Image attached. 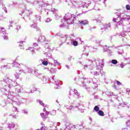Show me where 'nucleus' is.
Masks as SVG:
<instances>
[{
	"label": "nucleus",
	"instance_id": "c03bdc74",
	"mask_svg": "<svg viewBox=\"0 0 130 130\" xmlns=\"http://www.w3.org/2000/svg\"><path fill=\"white\" fill-rule=\"evenodd\" d=\"M36 18L37 19V21H40L41 19V17L39 16V15H36Z\"/></svg>",
	"mask_w": 130,
	"mask_h": 130
},
{
	"label": "nucleus",
	"instance_id": "58836bf2",
	"mask_svg": "<svg viewBox=\"0 0 130 130\" xmlns=\"http://www.w3.org/2000/svg\"><path fill=\"white\" fill-rule=\"evenodd\" d=\"M22 113H23V114H25L26 115H28V111H27V110H22Z\"/></svg>",
	"mask_w": 130,
	"mask_h": 130
},
{
	"label": "nucleus",
	"instance_id": "c756f323",
	"mask_svg": "<svg viewBox=\"0 0 130 130\" xmlns=\"http://www.w3.org/2000/svg\"><path fill=\"white\" fill-rule=\"evenodd\" d=\"M30 89H31V93H33V92H32V91H37V88L34 87V86L33 85H31L30 87Z\"/></svg>",
	"mask_w": 130,
	"mask_h": 130
},
{
	"label": "nucleus",
	"instance_id": "5701e85b",
	"mask_svg": "<svg viewBox=\"0 0 130 130\" xmlns=\"http://www.w3.org/2000/svg\"><path fill=\"white\" fill-rule=\"evenodd\" d=\"M90 6V4L82 3L81 6H79V7H82V8H88Z\"/></svg>",
	"mask_w": 130,
	"mask_h": 130
},
{
	"label": "nucleus",
	"instance_id": "473e14b6",
	"mask_svg": "<svg viewBox=\"0 0 130 130\" xmlns=\"http://www.w3.org/2000/svg\"><path fill=\"white\" fill-rule=\"evenodd\" d=\"M37 103H39L40 105H42V106H43V107H44V103H43V102H42V101H41L40 100H37Z\"/></svg>",
	"mask_w": 130,
	"mask_h": 130
},
{
	"label": "nucleus",
	"instance_id": "37998d69",
	"mask_svg": "<svg viewBox=\"0 0 130 130\" xmlns=\"http://www.w3.org/2000/svg\"><path fill=\"white\" fill-rule=\"evenodd\" d=\"M48 122H49L51 124L50 127H51V126L54 124V123H53V122H52L50 119H48Z\"/></svg>",
	"mask_w": 130,
	"mask_h": 130
},
{
	"label": "nucleus",
	"instance_id": "bf43d9fd",
	"mask_svg": "<svg viewBox=\"0 0 130 130\" xmlns=\"http://www.w3.org/2000/svg\"><path fill=\"white\" fill-rule=\"evenodd\" d=\"M126 9L127 10V11H129L130 10V6L129 5H127L126 6Z\"/></svg>",
	"mask_w": 130,
	"mask_h": 130
},
{
	"label": "nucleus",
	"instance_id": "f03ea898",
	"mask_svg": "<svg viewBox=\"0 0 130 130\" xmlns=\"http://www.w3.org/2000/svg\"><path fill=\"white\" fill-rule=\"evenodd\" d=\"M39 4V9L41 10V12H42L43 8H46L44 10V14L46 15H48V14H53L54 15L55 14V9H52L51 5L48 4V3H45L42 0H34V6L35 5Z\"/></svg>",
	"mask_w": 130,
	"mask_h": 130
},
{
	"label": "nucleus",
	"instance_id": "c9c22d12",
	"mask_svg": "<svg viewBox=\"0 0 130 130\" xmlns=\"http://www.w3.org/2000/svg\"><path fill=\"white\" fill-rule=\"evenodd\" d=\"M18 43H20L19 47H20L21 49H23L24 48V45H23V42H18Z\"/></svg>",
	"mask_w": 130,
	"mask_h": 130
},
{
	"label": "nucleus",
	"instance_id": "20e7f679",
	"mask_svg": "<svg viewBox=\"0 0 130 130\" xmlns=\"http://www.w3.org/2000/svg\"><path fill=\"white\" fill-rule=\"evenodd\" d=\"M75 16H73L71 13H67L63 17V19L61 20L62 24L60 25V27L62 28L66 26L64 23H67L68 25H72L74 24L75 21Z\"/></svg>",
	"mask_w": 130,
	"mask_h": 130
},
{
	"label": "nucleus",
	"instance_id": "79ce46f5",
	"mask_svg": "<svg viewBox=\"0 0 130 130\" xmlns=\"http://www.w3.org/2000/svg\"><path fill=\"white\" fill-rule=\"evenodd\" d=\"M21 73H20V72L18 73H16V74L14 75L15 78L16 79H19V75H20Z\"/></svg>",
	"mask_w": 130,
	"mask_h": 130
},
{
	"label": "nucleus",
	"instance_id": "e433bc0d",
	"mask_svg": "<svg viewBox=\"0 0 130 130\" xmlns=\"http://www.w3.org/2000/svg\"><path fill=\"white\" fill-rule=\"evenodd\" d=\"M119 36H121L122 37H124V36H126L125 31H123L120 34H119Z\"/></svg>",
	"mask_w": 130,
	"mask_h": 130
},
{
	"label": "nucleus",
	"instance_id": "423d86ee",
	"mask_svg": "<svg viewBox=\"0 0 130 130\" xmlns=\"http://www.w3.org/2000/svg\"><path fill=\"white\" fill-rule=\"evenodd\" d=\"M18 71L19 74H22V73H23V74H30L33 72V69L23 64L21 69H18Z\"/></svg>",
	"mask_w": 130,
	"mask_h": 130
},
{
	"label": "nucleus",
	"instance_id": "4468645a",
	"mask_svg": "<svg viewBox=\"0 0 130 130\" xmlns=\"http://www.w3.org/2000/svg\"><path fill=\"white\" fill-rule=\"evenodd\" d=\"M79 24H81L82 25H88L89 24V21H88L87 20H79Z\"/></svg>",
	"mask_w": 130,
	"mask_h": 130
},
{
	"label": "nucleus",
	"instance_id": "9d476101",
	"mask_svg": "<svg viewBox=\"0 0 130 130\" xmlns=\"http://www.w3.org/2000/svg\"><path fill=\"white\" fill-rule=\"evenodd\" d=\"M72 93H74L75 95L77 96V98L78 99H80V98H81V95H80V93H79V92H78L77 90L76 89H74V90H70L69 91V95H70L71 96Z\"/></svg>",
	"mask_w": 130,
	"mask_h": 130
},
{
	"label": "nucleus",
	"instance_id": "3c124183",
	"mask_svg": "<svg viewBox=\"0 0 130 130\" xmlns=\"http://www.w3.org/2000/svg\"><path fill=\"white\" fill-rule=\"evenodd\" d=\"M54 63H55L57 66H59L60 64V63H59V62H58L57 60H54Z\"/></svg>",
	"mask_w": 130,
	"mask_h": 130
},
{
	"label": "nucleus",
	"instance_id": "39448f33",
	"mask_svg": "<svg viewBox=\"0 0 130 130\" xmlns=\"http://www.w3.org/2000/svg\"><path fill=\"white\" fill-rule=\"evenodd\" d=\"M90 62L92 63V64H95L96 67L99 70H101L102 68L104 67V59H101L100 60H95L94 61H92V60H89Z\"/></svg>",
	"mask_w": 130,
	"mask_h": 130
},
{
	"label": "nucleus",
	"instance_id": "2eb2a0df",
	"mask_svg": "<svg viewBox=\"0 0 130 130\" xmlns=\"http://www.w3.org/2000/svg\"><path fill=\"white\" fill-rule=\"evenodd\" d=\"M109 28H110V24H106L104 25V27L101 28V30L103 32V31H106V30L109 29Z\"/></svg>",
	"mask_w": 130,
	"mask_h": 130
},
{
	"label": "nucleus",
	"instance_id": "69168bd1",
	"mask_svg": "<svg viewBox=\"0 0 130 130\" xmlns=\"http://www.w3.org/2000/svg\"><path fill=\"white\" fill-rule=\"evenodd\" d=\"M93 1L95 3H100V2H101V0H93Z\"/></svg>",
	"mask_w": 130,
	"mask_h": 130
},
{
	"label": "nucleus",
	"instance_id": "f3484780",
	"mask_svg": "<svg viewBox=\"0 0 130 130\" xmlns=\"http://www.w3.org/2000/svg\"><path fill=\"white\" fill-rule=\"evenodd\" d=\"M87 47H88V48H89V47H83V53L82 54V56H83V55H84V54L85 55H86V56H88V55H89V51H86V48H87Z\"/></svg>",
	"mask_w": 130,
	"mask_h": 130
},
{
	"label": "nucleus",
	"instance_id": "412c9836",
	"mask_svg": "<svg viewBox=\"0 0 130 130\" xmlns=\"http://www.w3.org/2000/svg\"><path fill=\"white\" fill-rule=\"evenodd\" d=\"M67 44L68 45H71V44H73L74 46H78V42L77 41H73V42H68Z\"/></svg>",
	"mask_w": 130,
	"mask_h": 130
},
{
	"label": "nucleus",
	"instance_id": "f257e3e1",
	"mask_svg": "<svg viewBox=\"0 0 130 130\" xmlns=\"http://www.w3.org/2000/svg\"><path fill=\"white\" fill-rule=\"evenodd\" d=\"M4 86V90L8 91L9 94L11 92V88L15 87V93H21L23 91V88L17 82L13 81L9 77H5L3 80H1Z\"/></svg>",
	"mask_w": 130,
	"mask_h": 130
},
{
	"label": "nucleus",
	"instance_id": "774afa93",
	"mask_svg": "<svg viewBox=\"0 0 130 130\" xmlns=\"http://www.w3.org/2000/svg\"><path fill=\"white\" fill-rule=\"evenodd\" d=\"M117 85H121V83L118 81H117Z\"/></svg>",
	"mask_w": 130,
	"mask_h": 130
},
{
	"label": "nucleus",
	"instance_id": "7ed1b4c3",
	"mask_svg": "<svg viewBox=\"0 0 130 130\" xmlns=\"http://www.w3.org/2000/svg\"><path fill=\"white\" fill-rule=\"evenodd\" d=\"M117 18H114L113 19V22L117 23V25H122V21H128L129 18L127 17H123L125 16L123 10H121L118 12L115 13Z\"/></svg>",
	"mask_w": 130,
	"mask_h": 130
},
{
	"label": "nucleus",
	"instance_id": "ddd939ff",
	"mask_svg": "<svg viewBox=\"0 0 130 130\" xmlns=\"http://www.w3.org/2000/svg\"><path fill=\"white\" fill-rule=\"evenodd\" d=\"M22 14H24L25 17H29L32 15V12L30 10H25V11L22 12Z\"/></svg>",
	"mask_w": 130,
	"mask_h": 130
},
{
	"label": "nucleus",
	"instance_id": "4c0bfd02",
	"mask_svg": "<svg viewBox=\"0 0 130 130\" xmlns=\"http://www.w3.org/2000/svg\"><path fill=\"white\" fill-rule=\"evenodd\" d=\"M28 50L31 52L32 54H34L35 53V50H34L33 48H29Z\"/></svg>",
	"mask_w": 130,
	"mask_h": 130
},
{
	"label": "nucleus",
	"instance_id": "bb28decb",
	"mask_svg": "<svg viewBox=\"0 0 130 130\" xmlns=\"http://www.w3.org/2000/svg\"><path fill=\"white\" fill-rule=\"evenodd\" d=\"M44 54H45V55H46L47 57H51V56L52 55V54H51V53L49 52H46L44 53Z\"/></svg>",
	"mask_w": 130,
	"mask_h": 130
},
{
	"label": "nucleus",
	"instance_id": "4d7b16f0",
	"mask_svg": "<svg viewBox=\"0 0 130 130\" xmlns=\"http://www.w3.org/2000/svg\"><path fill=\"white\" fill-rule=\"evenodd\" d=\"M118 54H122L123 53V50H121L120 51H118Z\"/></svg>",
	"mask_w": 130,
	"mask_h": 130
},
{
	"label": "nucleus",
	"instance_id": "f704fd0d",
	"mask_svg": "<svg viewBox=\"0 0 130 130\" xmlns=\"http://www.w3.org/2000/svg\"><path fill=\"white\" fill-rule=\"evenodd\" d=\"M50 114H51V115H55V114H56V111L55 110H52L50 112Z\"/></svg>",
	"mask_w": 130,
	"mask_h": 130
},
{
	"label": "nucleus",
	"instance_id": "2f4dec72",
	"mask_svg": "<svg viewBox=\"0 0 130 130\" xmlns=\"http://www.w3.org/2000/svg\"><path fill=\"white\" fill-rule=\"evenodd\" d=\"M104 51H107V52H108L110 54V55H111V53H112V51L107 48L105 50V48H104Z\"/></svg>",
	"mask_w": 130,
	"mask_h": 130
},
{
	"label": "nucleus",
	"instance_id": "603ef678",
	"mask_svg": "<svg viewBox=\"0 0 130 130\" xmlns=\"http://www.w3.org/2000/svg\"><path fill=\"white\" fill-rule=\"evenodd\" d=\"M31 27L32 28H34L35 29H38V26H37V25H35V24L31 25Z\"/></svg>",
	"mask_w": 130,
	"mask_h": 130
},
{
	"label": "nucleus",
	"instance_id": "a18cd8bd",
	"mask_svg": "<svg viewBox=\"0 0 130 130\" xmlns=\"http://www.w3.org/2000/svg\"><path fill=\"white\" fill-rule=\"evenodd\" d=\"M95 20H96V22H98V23H100V22H101V20H102V19H101V17H100V16H99V18H96Z\"/></svg>",
	"mask_w": 130,
	"mask_h": 130
},
{
	"label": "nucleus",
	"instance_id": "0e129e2a",
	"mask_svg": "<svg viewBox=\"0 0 130 130\" xmlns=\"http://www.w3.org/2000/svg\"><path fill=\"white\" fill-rule=\"evenodd\" d=\"M119 67L120 68H121L122 69H123V68H124V66L123 65V64H120V65H119Z\"/></svg>",
	"mask_w": 130,
	"mask_h": 130
},
{
	"label": "nucleus",
	"instance_id": "4be33fe9",
	"mask_svg": "<svg viewBox=\"0 0 130 130\" xmlns=\"http://www.w3.org/2000/svg\"><path fill=\"white\" fill-rule=\"evenodd\" d=\"M83 79L84 80H87V81H86L87 83H93V84H96V83H94V82H93V80H92V78H84Z\"/></svg>",
	"mask_w": 130,
	"mask_h": 130
},
{
	"label": "nucleus",
	"instance_id": "393cba45",
	"mask_svg": "<svg viewBox=\"0 0 130 130\" xmlns=\"http://www.w3.org/2000/svg\"><path fill=\"white\" fill-rule=\"evenodd\" d=\"M52 79L54 81L55 85H56V86H57V87H59V82H58V81H56L55 80V79H54V76H53Z\"/></svg>",
	"mask_w": 130,
	"mask_h": 130
},
{
	"label": "nucleus",
	"instance_id": "864d4df0",
	"mask_svg": "<svg viewBox=\"0 0 130 130\" xmlns=\"http://www.w3.org/2000/svg\"><path fill=\"white\" fill-rule=\"evenodd\" d=\"M3 10L4 11V12H5L6 14H8V10H7V8L4 7L3 8Z\"/></svg>",
	"mask_w": 130,
	"mask_h": 130
},
{
	"label": "nucleus",
	"instance_id": "cd10ccee",
	"mask_svg": "<svg viewBox=\"0 0 130 130\" xmlns=\"http://www.w3.org/2000/svg\"><path fill=\"white\" fill-rule=\"evenodd\" d=\"M25 2H26L27 4H29V5H32L34 6V0H25Z\"/></svg>",
	"mask_w": 130,
	"mask_h": 130
},
{
	"label": "nucleus",
	"instance_id": "680f3d73",
	"mask_svg": "<svg viewBox=\"0 0 130 130\" xmlns=\"http://www.w3.org/2000/svg\"><path fill=\"white\" fill-rule=\"evenodd\" d=\"M95 43L98 44V45H100V41L99 40H96L95 41Z\"/></svg>",
	"mask_w": 130,
	"mask_h": 130
},
{
	"label": "nucleus",
	"instance_id": "b1692460",
	"mask_svg": "<svg viewBox=\"0 0 130 130\" xmlns=\"http://www.w3.org/2000/svg\"><path fill=\"white\" fill-rule=\"evenodd\" d=\"M34 75L36 76L37 77H38V76H40L41 75L40 72H39V71L37 69H35L34 70Z\"/></svg>",
	"mask_w": 130,
	"mask_h": 130
},
{
	"label": "nucleus",
	"instance_id": "49530a36",
	"mask_svg": "<svg viewBox=\"0 0 130 130\" xmlns=\"http://www.w3.org/2000/svg\"><path fill=\"white\" fill-rule=\"evenodd\" d=\"M68 59L69 61H71L72 59H75V58L74 57V56H71L70 57H68Z\"/></svg>",
	"mask_w": 130,
	"mask_h": 130
},
{
	"label": "nucleus",
	"instance_id": "ea45409f",
	"mask_svg": "<svg viewBox=\"0 0 130 130\" xmlns=\"http://www.w3.org/2000/svg\"><path fill=\"white\" fill-rule=\"evenodd\" d=\"M111 62H112V63H113V64H116L117 63V60L112 59L111 60Z\"/></svg>",
	"mask_w": 130,
	"mask_h": 130
},
{
	"label": "nucleus",
	"instance_id": "0eeeda50",
	"mask_svg": "<svg viewBox=\"0 0 130 130\" xmlns=\"http://www.w3.org/2000/svg\"><path fill=\"white\" fill-rule=\"evenodd\" d=\"M0 34L2 36L4 40H8L9 38H8V35H7V32L5 31V28L1 27Z\"/></svg>",
	"mask_w": 130,
	"mask_h": 130
},
{
	"label": "nucleus",
	"instance_id": "13d9d810",
	"mask_svg": "<svg viewBox=\"0 0 130 130\" xmlns=\"http://www.w3.org/2000/svg\"><path fill=\"white\" fill-rule=\"evenodd\" d=\"M50 21H51V19H50V18H47V19L46 20V23H49V22H50Z\"/></svg>",
	"mask_w": 130,
	"mask_h": 130
},
{
	"label": "nucleus",
	"instance_id": "052dcab7",
	"mask_svg": "<svg viewBox=\"0 0 130 130\" xmlns=\"http://www.w3.org/2000/svg\"><path fill=\"white\" fill-rule=\"evenodd\" d=\"M66 128L64 130H71V129H70V127L69 126H67V124H66Z\"/></svg>",
	"mask_w": 130,
	"mask_h": 130
},
{
	"label": "nucleus",
	"instance_id": "6e6d98bb",
	"mask_svg": "<svg viewBox=\"0 0 130 130\" xmlns=\"http://www.w3.org/2000/svg\"><path fill=\"white\" fill-rule=\"evenodd\" d=\"M56 4H60L61 3V0H54Z\"/></svg>",
	"mask_w": 130,
	"mask_h": 130
},
{
	"label": "nucleus",
	"instance_id": "a211bd4d",
	"mask_svg": "<svg viewBox=\"0 0 130 130\" xmlns=\"http://www.w3.org/2000/svg\"><path fill=\"white\" fill-rule=\"evenodd\" d=\"M45 41V37L44 36H40L38 40V42H41L42 43Z\"/></svg>",
	"mask_w": 130,
	"mask_h": 130
},
{
	"label": "nucleus",
	"instance_id": "8fccbe9b",
	"mask_svg": "<svg viewBox=\"0 0 130 130\" xmlns=\"http://www.w3.org/2000/svg\"><path fill=\"white\" fill-rule=\"evenodd\" d=\"M72 1L73 0H66V2L68 3L69 5L70 6V5H71V4H72Z\"/></svg>",
	"mask_w": 130,
	"mask_h": 130
},
{
	"label": "nucleus",
	"instance_id": "09e8293b",
	"mask_svg": "<svg viewBox=\"0 0 130 130\" xmlns=\"http://www.w3.org/2000/svg\"><path fill=\"white\" fill-rule=\"evenodd\" d=\"M42 64L44 66H47V64H48V62H47V61H43L42 62Z\"/></svg>",
	"mask_w": 130,
	"mask_h": 130
},
{
	"label": "nucleus",
	"instance_id": "7c9ffc66",
	"mask_svg": "<svg viewBox=\"0 0 130 130\" xmlns=\"http://www.w3.org/2000/svg\"><path fill=\"white\" fill-rule=\"evenodd\" d=\"M98 114L100 116H104V112L102 110L99 111Z\"/></svg>",
	"mask_w": 130,
	"mask_h": 130
},
{
	"label": "nucleus",
	"instance_id": "338daca9",
	"mask_svg": "<svg viewBox=\"0 0 130 130\" xmlns=\"http://www.w3.org/2000/svg\"><path fill=\"white\" fill-rule=\"evenodd\" d=\"M126 92L127 93H129V92H130V89H129V88H127L126 90Z\"/></svg>",
	"mask_w": 130,
	"mask_h": 130
},
{
	"label": "nucleus",
	"instance_id": "5fc2aeb1",
	"mask_svg": "<svg viewBox=\"0 0 130 130\" xmlns=\"http://www.w3.org/2000/svg\"><path fill=\"white\" fill-rule=\"evenodd\" d=\"M10 116H12L13 118H18V116L16 115H10Z\"/></svg>",
	"mask_w": 130,
	"mask_h": 130
},
{
	"label": "nucleus",
	"instance_id": "72a5a7b5",
	"mask_svg": "<svg viewBox=\"0 0 130 130\" xmlns=\"http://www.w3.org/2000/svg\"><path fill=\"white\" fill-rule=\"evenodd\" d=\"M93 109L94 111H96V112H98L100 111V108H99V107H98V106H95L94 107Z\"/></svg>",
	"mask_w": 130,
	"mask_h": 130
},
{
	"label": "nucleus",
	"instance_id": "f8f14e48",
	"mask_svg": "<svg viewBox=\"0 0 130 130\" xmlns=\"http://www.w3.org/2000/svg\"><path fill=\"white\" fill-rule=\"evenodd\" d=\"M12 67H16V68H19V70H21L22 69V67H23L22 63H19L17 62L14 61L12 64Z\"/></svg>",
	"mask_w": 130,
	"mask_h": 130
},
{
	"label": "nucleus",
	"instance_id": "a19ab883",
	"mask_svg": "<svg viewBox=\"0 0 130 130\" xmlns=\"http://www.w3.org/2000/svg\"><path fill=\"white\" fill-rule=\"evenodd\" d=\"M41 116H42V118H43L44 120H45V118H46V116L44 114V113H41Z\"/></svg>",
	"mask_w": 130,
	"mask_h": 130
},
{
	"label": "nucleus",
	"instance_id": "dca6fc26",
	"mask_svg": "<svg viewBox=\"0 0 130 130\" xmlns=\"http://www.w3.org/2000/svg\"><path fill=\"white\" fill-rule=\"evenodd\" d=\"M15 104H16V105H21V102L13 101V103H12V105L14 107L16 111H17V112H19V111H18V108L15 107L14 106V105H15Z\"/></svg>",
	"mask_w": 130,
	"mask_h": 130
},
{
	"label": "nucleus",
	"instance_id": "aec40b11",
	"mask_svg": "<svg viewBox=\"0 0 130 130\" xmlns=\"http://www.w3.org/2000/svg\"><path fill=\"white\" fill-rule=\"evenodd\" d=\"M99 70H100V71H96L94 72H91L90 74H93L94 76H99L100 74L102 73V70H101V69H99Z\"/></svg>",
	"mask_w": 130,
	"mask_h": 130
},
{
	"label": "nucleus",
	"instance_id": "9b49d317",
	"mask_svg": "<svg viewBox=\"0 0 130 130\" xmlns=\"http://www.w3.org/2000/svg\"><path fill=\"white\" fill-rule=\"evenodd\" d=\"M45 48H46V51H52L54 50V47H52V45L46 43L45 45Z\"/></svg>",
	"mask_w": 130,
	"mask_h": 130
},
{
	"label": "nucleus",
	"instance_id": "a878e982",
	"mask_svg": "<svg viewBox=\"0 0 130 130\" xmlns=\"http://www.w3.org/2000/svg\"><path fill=\"white\" fill-rule=\"evenodd\" d=\"M8 127L9 129H12V128L15 127V124L14 123H10L9 124Z\"/></svg>",
	"mask_w": 130,
	"mask_h": 130
},
{
	"label": "nucleus",
	"instance_id": "e2e57ef3",
	"mask_svg": "<svg viewBox=\"0 0 130 130\" xmlns=\"http://www.w3.org/2000/svg\"><path fill=\"white\" fill-rule=\"evenodd\" d=\"M78 111H80L81 113H83L84 112V110L83 109H81L80 108H78Z\"/></svg>",
	"mask_w": 130,
	"mask_h": 130
},
{
	"label": "nucleus",
	"instance_id": "de8ad7c7",
	"mask_svg": "<svg viewBox=\"0 0 130 130\" xmlns=\"http://www.w3.org/2000/svg\"><path fill=\"white\" fill-rule=\"evenodd\" d=\"M56 69H53V68H51L50 70V72H52V71L53 72V73H56Z\"/></svg>",
	"mask_w": 130,
	"mask_h": 130
},
{
	"label": "nucleus",
	"instance_id": "1a4fd4ad",
	"mask_svg": "<svg viewBox=\"0 0 130 130\" xmlns=\"http://www.w3.org/2000/svg\"><path fill=\"white\" fill-rule=\"evenodd\" d=\"M60 42L62 43V44L60 45H62V44L66 43L67 42V40L68 39V37H69V36L67 35H60Z\"/></svg>",
	"mask_w": 130,
	"mask_h": 130
},
{
	"label": "nucleus",
	"instance_id": "6e6552de",
	"mask_svg": "<svg viewBox=\"0 0 130 130\" xmlns=\"http://www.w3.org/2000/svg\"><path fill=\"white\" fill-rule=\"evenodd\" d=\"M76 103H77V101H73V102L71 103V104H73L74 105H71V106H66L67 109L72 110V108H77V107H79L80 106V104H78L76 105Z\"/></svg>",
	"mask_w": 130,
	"mask_h": 130
},
{
	"label": "nucleus",
	"instance_id": "c85d7f7f",
	"mask_svg": "<svg viewBox=\"0 0 130 130\" xmlns=\"http://www.w3.org/2000/svg\"><path fill=\"white\" fill-rule=\"evenodd\" d=\"M84 68H87L89 70H93V64L90 65H85Z\"/></svg>",
	"mask_w": 130,
	"mask_h": 130
},
{
	"label": "nucleus",
	"instance_id": "6ab92c4d",
	"mask_svg": "<svg viewBox=\"0 0 130 130\" xmlns=\"http://www.w3.org/2000/svg\"><path fill=\"white\" fill-rule=\"evenodd\" d=\"M71 5L73 7H76V8H79V7H80V6L78 5V2L76 1V0H72L71 2Z\"/></svg>",
	"mask_w": 130,
	"mask_h": 130
}]
</instances>
